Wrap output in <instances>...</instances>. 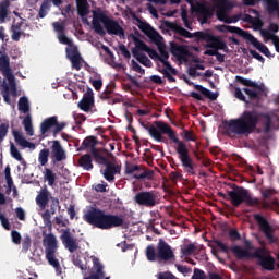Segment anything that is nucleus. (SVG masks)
<instances>
[{
	"label": "nucleus",
	"instance_id": "nucleus-50",
	"mask_svg": "<svg viewBox=\"0 0 279 279\" xmlns=\"http://www.w3.org/2000/svg\"><path fill=\"white\" fill-rule=\"evenodd\" d=\"M214 243H215L217 250H220L225 254H229L230 252H232V247H234V246L230 247V246L223 244V242H221L219 240H215Z\"/></svg>",
	"mask_w": 279,
	"mask_h": 279
},
{
	"label": "nucleus",
	"instance_id": "nucleus-59",
	"mask_svg": "<svg viewBox=\"0 0 279 279\" xmlns=\"http://www.w3.org/2000/svg\"><path fill=\"white\" fill-rule=\"evenodd\" d=\"M251 25L253 26L254 29H260L263 28V25H265V23L263 22L260 16H255L253 17V22H251Z\"/></svg>",
	"mask_w": 279,
	"mask_h": 279
},
{
	"label": "nucleus",
	"instance_id": "nucleus-19",
	"mask_svg": "<svg viewBox=\"0 0 279 279\" xmlns=\"http://www.w3.org/2000/svg\"><path fill=\"white\" fill-rule=\"evenodd\" d=\"M54 32L58 33L57 38L61 45H68V47H73V39L68 38L66 34L64 33L65 27L64 24L60 22H54L52 24Z\"/></svg>",
	"mask_w": 279,
	"mask_h": 279
},
{
	"label": "nucleus",
	"instance_id": "nucleus-32",
	"mask_svg": "<svg viewBox=\"0 0 279 279\" xmlns=\"http://www.w3.org/2000/svg\"><path fill=\"white\" fill-rule=\"evenodd\" d=\"M76 8L78 16H88V10L90 4H88V0H76Z\"/></svg>",
	"mask_w": 279,
	"mask_h": 279
},
{
	"label": "nucleus",
	"instance_id": "nucleus-26",
	"mask_svg": "<svg viewBox=\"0 0 279 279\" xmlns=\"http://www.w3.org/2000/svg\"><path fill=\"white\" fill-rule=\"evenodd\" d=\"M51 193L47 187H44L39 191L38 195L36 196V204L39 206L41 210L47 208V204H49V199H51Z\"/></svg>",
	"mask_w": 279,
	"mask_h": 279
},
{
	"label": "nucleus",
	"instance_id": "nucleus-35",
	"mask_svg": "<svg viewBox=\"0 0 279 279\" xmlns=\"http://www.w3.org/2000/svg\"><path fill=\"white\" fill-rule=\"evenodd\" d=\"M194 88L195 90H198V93L203 94L204 97L210 99V101H216L217 97H219L218 94L213 93L211 90L202 85H194Z\"/></svg>",
	"mask_w": 279,
	"mask_h": 279
},
{
	"label": "nucleus",
	"instance_id": "nucleus-16",
	"mask_svg": "<svg viewBox=\"0 0 279 279\" xmlns=\"http://www.w3.org/2000/svg\"><path fill=\"white\" fill-rule=\"evenodd\" d=\"M95 107V94L90 88L86 90L83 98L78 102L80 110H83V112H90L93 108Z\"/></svg>",
	"mask_w": 279,
	"mask_h": 279
},
{
	"label": "nucleus",
	"instance_id": "nucleus-38",
	"mask_svg": "<svg viewBox=\"0 0 279 279\" xmlns=\"http://www.w3.org/2000/svg\"><path fill=\"white\" fill-rule=\"evenodd\" d=\"M138 27L141 29V32H143L149 38H154V36H156L157 38H160V34H158V32H156V29H154V27H151V25H149L147 23H143Z\"/></svg>",
	"mask_w": 279,
	"mask_h": 279
},
{
	"label": "nucleus",
	"instance_id": "nucleus-24",
	"mask_svg": "<svg viewBox=\"0 0 279 279\" xmlns=\"http://www.w3.org/2000/svg\"><path fill=\"white\" fill-rule=\"evenodd\" d=\"M163 26L167 29L174 32V34H179L180 36H183L184 38H193V34L191 32L186 31L184 27L180 26L179 24H175L170 21H165Z\"/></svg>",
	"mask_w": 279,
	"mask_h": 279
},
{
	"label": "nucleus",
	"instance_id": "nucleus-3",
	"mask_svg": "<svg viewBox=\"0 0 279 279\" xmlns=\"http://www.w3.org/2000/svg\"><path fill=\"white\" fill-rule=\"evenodd\" d=\"M83 220L98 230H112V228H121L124 220L123 216L106 214L104 209L92 207L83 215Z\"/></svg>",
	"mask_w": 279,
	"mask_h": 279
},
{
	"label": "nucleus",
	"instance_id": "nucleus-4",
	"mask_svg": "<svg viewBox=\"0 0 279 279\" xmlns=\"http://www.w3.org/2000/svg\"><path fill=\"white\" fill-rule=\"evenodd\" d=\"M101 23L104 26H101ZM93 29L99 36H104L107 32L110 36H119L120 38H125V31L117 20L108 16L101 9L93 11ZM105 27V29H104Z\"/></svg>",
	"mask_w": 279,
	"mask_h": 279
},
{
	"label": "nucleus",
	"instance_id": "nucleus-1",
	"mask_svg": "<svg viewBox=\"0 0 279 279\" xmlns=\"http://www.w3.org/2000/svg\"><path fill=\"white\" fill-rule=\"evenodd\" d=\"M146 130H148V134H150L151 138L157 141V143H165V137L162 134H167L170 141L177 145L175 151L179 156V160L184 172L189 173L190 175H196L195 162L193 161V157H191L189 147L186 146V143L178 138V133L173 131L171 125L163 121H155V125L150 124L146 126Z\"/></svg>",
	"mask_w": 279,
	"mask_h": 279
},
{
	"label": "nucleus",
	"instance_id": "nucleus-55",
	"mask_svg": "<svg viewBox=\"0 0 279 279\" xmlns=\"http://www.w3.org/2000/svg\"><path fill=\"white\" fill-rule=\"evenodd\" d=\"M234 97L236 99H239L240 101H243L244 104H250V100H247V98L243 94V90H241V88H239V87H235V89H234Z\"/></svg>",
	"mask_w": 279,
	"mask_h": 279
},
{
	"label": "nucleus",
	"instance_id": "nucleus-57",
	"mask_svg": "<svg viewBox=\"0 0 279 279\" xmlns=\"http://www.w3.org/2000/svg\"><path fill=\"white\" fill-rule=\"evenodd\" d=\"M142 169H143V167H141L138 165L131 163V165L126 166L125 173L128 175H132V173H134L135 171H141Z\"/></svg>",
	"mask_w": 279,
	"mask_h": 279
},
{
	"label": "nucleus",
	"instance_id": "nucleus-20",
	"mask_svg": "<svg viewBox=\"0 0 279 279\" xmlns=\"http://www.w3.org/2000/svg\"><path fill=\"white\" fill-rule=\"evenodd\" d=\"M94 274L85 277L84 279H105L106 272H104V265L99 260V257L92 256Z\"/></svg>",
	"mask_w": 279,
	"mask_h": 279
},
{
	"label": "nucleus",
	"instance_id": "nucleus-34",
	"mask_svg": "<svg viewBox=\"0 0 279 279\" xmlns=\"http://www.w3.org/2000/svg\"><path fill=\"white\" fill-rule=\"evenodd\" d=\"M243 93H245V95H247L248 97V101H258V99H260V95H263L264 90H258L256 88H250V87H245L242 89Z\"/></svg>",
	"mask_w": 279,
	"mask_h": 279
},
{
	"label": "nucleus",
	"instance_id": "nucleus-7",
	"mask_svg": "<svg viewBox=\"0 0 279 279\" xmlns=\"http://www.w3.org/2000/svg\"><path fill=\"white\" fill-rule=\"evenodd\" d=\"M232 191H228V197L235 208H239L241 204H246V206H258L260 201L257 197H252L250 190L232 184Z\"/></svg>",
	"mask_w": 279,
	"mask_h": 279
},
{
	"label": "nucleus",
	"instance_id": "nucleus-30",
	"mask_svg": "<svg viewBox=\"0 0 279 279\" xmlns=\"http://www.w3.org/2000/svg\"><path fill=\"white\" fill-rule=\"evenodd\" d=\"M219 32H222L223 34H226V32H230V34H238V36H240L241 38H244L247 36L248 32L247 31H243L240 27L236 26H228V25H221L218 27Z\"/></svg>",
	"mask_w": 279,
	"mask_h": 279
},
{
	"label": "nucleus",
	"instance_id": "nucleus-12",
	"mask_svg": "<svg viewBox=\"0 0 279 279\" xmlns=\"http://www.w3.org/2000/svg\"><path fill=\"white\" fill-rule=\"evenodd\" d=\"M134 202L138 206L154 208L158 204V195L154 191H142L135 194Z\"/></svg>",
	"mask_w": 279,
	"mask_h": 279
},
{
	"label": "nucleus",
	"instance_id": "nucleus-61",
	"mask_svg": "<svg viewBox=\"0 0 279 279\" xmlns=\"http://www.w3.org/2000/svg\"><path fill=\"white\" fill-rule=\"evenodd\" d=\"M73 265H75V267H78V269H81V271H86V269H88L86 264H84V262H82V258H80V257H75L73 259Z\"/></svg>",
	"mask_w": 279,
	"mask_h": 279
},
{
	"label": "nucleus",
	"instance_id": "nucleus-23",
	"mask_svg": "<svg viewBox=\"0 0 279 279\" xmlns=\"http://www.w3.org/2000/svg\"><path fill=\"white\" fill-rule=\"evenodd\" d=\"M121 171V168L116 166L114 163L107 161L105 163V169L100 172L102 173L105 180L107 182H114V175Z\"/></svg>",
	"mask_w": 279,
	"mask_h": 279
},
{
	"label": "nucleus",
	"instance_id": "nucleus-27",
	"mask_svg": "<svg viewBox=\"0 0 279 279\" xmlns=\"http://www.w3.org/2000/svg\"><path fill=\"white\" fill-rule=\"evenodd\" d=\"M12 134L15 143L20 145V147H23V149H34V147H36L34 143H31L23 136L21 131L13 130Z\"/></svg>",
	"mask_w": 279,
	"mask_h": 279
},
{
	"label": "nucleus",
	"instance_id": "nucleus-22",
	"mask_svg": "<svg viewBox=\"0 0 279 279\" xmlns=\"http://www.w3.org/2000/svg\"><path fill=\"white\" fill-rule=\"evenodd\" d=\"M51 151L52 158L56 162H62V160H66V151L62 147V144H60V141H52Z\"/></svg>",
	"mask_w": 279,
	"mask_h": 279
},
{
	"label": "nucleus",
	"instance_id": "nucleus-60",
	"mask_svg": "<svg viewBox=\"0 0 279 279\" xmlns=\"http://www.w3.org/2000/svg\"><path fill=\"white\" fill-rule=\"evenodd\" d=\"M11 239H12V243H14L15 245H21V233L16 230L11 231Z\"/></svg>",
	"mask_w": 279,
	"mask_h": 279
},
{
	"label": "nucleus",
	"instance_id": "nucleus-44",
	"mask_svg": "<svg viewBox=\"0 0 279 279\" xmlns=\"http://www.w3.org/2000/svg\"><path fill=\"white\" fill-rule=\"evenodd\" d=\"M50 10H51V3H49V0H44L39 8V19H45V16L49 14Z\"/></svg>",
	"mask_w": 279,
	"mask_h": 279
},
{
	"label": "nucleus",
	"instance_id": "nucleus-2",
	"mask_svg": "<svg viewBox=\"0 0 279 279\" xmlns=\"http://www.w3.org/2000/svg\"><path fill=\"white\" fill-rule=\"evenodd\" d=\"M263 117L266 119V132H269V130H271V118L256 110H245L239 118L229 120L226 132L234 136H250V134H254V132H259L258 123H260Z\"/></svg>",
	"mask_w": 279,
	"mask_h": 279
},
{
	"label": "nucleus",
	"instance_id": "nucleus-36",
	"mask_svg": "<svg viewBox=\"0 0 279 279\" xmlns=\"http://www.w3.org/2000/svg\"><path fill=\"white\" fill-rule=\"evenodd\" d=\"M268 14H277L279 19V0H264Z\"/></svg>",
	"mask_w": 279,
	"mask_h": 279
},
{
	"label": "nucleus",
	"instance_id": "nucleus-41",
	"mask_svg": "<svg viewBox=\"0 0 279 279\" xmlns=\"http://www.w3.org/2000/svg\"><path fill=\"white\" fill-rule=\"evenodd\" d=\"M97 146V137L95 136H87L82 145H81V149H88V147H90V149H95V147Z\"/></svg>",
	"mask_w": 279,
	"mask_h": 279
},
{
	"label": "nucleus",
	"instance_id": "nucleus-15",
	"mask_svg": "<svg viewBox=\"0 0 279 279\" xmlns=\"http://www.w3.org/2000/svg\"><path fill=\"white\" fill-rule=\"evenodd\" d=\"M131 37L135 47L140 49V51H145L149 56V58H151V60H155V62L161 60L160 54H158V52L154 48L147 46L145 41L141 40V38L136 37L135 35H131Z\"/></svg>",
	"mask_w": 279,
	"mask_h": 279
},
{
	"label": "nucleus",
	"instance_id": "nucleus-40",
	"mask_svg": "<svg viewBox=\"0 0 279 279\" xmlns=\"http://www.w3.org/2000/svg\"><path fill=\"white\" fill-rule=\"evenodd\" d=\"M58 177L56 175V172L53 170L46 168L44 173V180L48 182V186H56V179Z\"/></svg>",
	"mask_w": 279,
	"mask_h": 279
},
{
	"label": "nucleus",
	"instance_id": "nucleus-47",
	"mask_svg": "<svg viewBox=\"0 0 279 279\" xmlns=\"http://www.w3.org/2000/svg\"><path fill=\"white\" fill-rule=\"evenodd\" d=\"M8 82H9V92L11 93V95L13 97H16V78L13 76H9L7 77Z\"/></svg>",
	"mask_w": 279,
	"mask_h": 279
},
{
	"label": "nucleus",
	"instance_id": "nucleus-21",
	"mask_svg": "<svg viewBox=\"0 0 279 279\" xmlns=\"http://www.w3.org/2000/svg\"><path fill=\"white\" fill-rule=\"evenodd\" d=\"M244 40L251 43V45H253L255 49H258V51L266 56V58H271V52L269 51V48H267V46H265L263 43L258 41V39L254 37L252 33L248 32L246 34V37H244Z\"/></svg>",
	"mask_w": 279,
	"mask_h": 279
},
{
	"label": "nucleus",
	"instance_id": "nucleus-49",
	"mask_svg": "<svg viewBox=\"0 0 279 279\" xmlns=\"http://www.w3.org/2000/svg\"><path fill=\"white\" fill-rule=\"evenodd\" d=\"M66 58L70 60H73L74 58L80 57V51L77 50V47L70 46V48L65 49Z\"/></svg>",
	"mask_w": 279,
	"mask_h": 279
},
{
	"label": "nucleus",
	"instance_id": "nucleus-11",
	"mask_svg": "<svg viewBox=\"0 0 279 279\" xmlns=\"http://www.w3.org/2000/svg\"><path fill=\"white\" fill-rule=\"evenodd\" d=\"M17 109L20 112L26 114L22 121V124L24 125V130L28 136H32L34 134V124H32V114L29 113V99H27L25 96H22L19 99Z\"/></svg>",
	"mask_w": 279,
	"mask_h": 279
},
{
	"label": "nucleus",
	"instance_id": "nucleus-29",
	"mask_svg": "<svg viewBox=\"0 0 279 279\" xmlns=\"http://www.w3.org/2000/svg\"><path fill=\"white\" fill-rule=\"evenodd\" d=\"M132 54L140 64H143V66H146L147 69H151V60H149L145 53L141 52V49H138L136 46L132 49Z\"/></svg>",
	"mask_w": 279,
	"mask_h": 279
},
{
	"label": "nucleus",
	"instance_id": "nucleus-62",
	"mask_svg": "<svg viewBox=\"0 0 279 279\" xmlns=\"http://www.w3.org/2000/svg\"><path fill=\"white\" fill-rule=\"evenodd\" d=\"M0 221H1V226H2V228H4V230H11L12 227L10 226V220L2 213H0Z\"/></svg>",
	"mask_w": 279,
	"mask_h": 279
},
{
	"label": "nucleus",
	"instance_id": "nucleus-13",
	"mask_svg": "<svg viewBox=\"0 0 279 279\" xmlns=\"http://www.w3.org/2000/svg\"><path fill=\"white\" fill-rule=\"evenodd\" d=\"M60 240L62 245L70 252V254H73L80 250V242L77 241V238L73 236V233H71V229H63L61 231Z\"/></svg>",
	"mask_w": 279,
	"mask_h": 279
},
{
	"label": "nucleus",
	"instance_id": "nucleus-14",
	"mask_svg": "<svg viewBox=\"0 0 279 279\" xmlns=\"http://www.w3.org/2000/svg\"><path fill=\"white\" fill-rule=\"evenodd\" d=\"M254 219L257 221L259 230L265 234L267 241H269V243H276L277 240L274 236V227L269 225V221H267V219L259 214H255Z\"/></svg>",
	"mask_w": 279,
	"mask_h": 279
},
{
	"label": "nucleus",
	"instance_id": "nucleus-53",
	"mask_svg": "<svg viewBox=\"0 0 279 279\" xmlns=\"http://www.w3.org/2000/svg\"><path fill=\"white\" fill-rule=\"evenodd\" d=\"M195 250H197V246L191 243V244H187L184 248H182V254L183 256H193V254L195 253Z\"/></svg>",
	"mask_w": 279,
	"mask_h": 279
},
{
	"label": "nucleus",
	"instance_id": "nucleus-31",
	"mask_svg": "<svg viewBox=\"0 0 279 279\" xmlns=\"http://www.w3.org/2000/svg\"><path fill=\"white\" fill-rule=\"evenodd\" d=\"M78 167L84 169V171H93V157L90 154L82 155L78 159Z\"/></svg>",
	"mask_w": 279,
	"mask_h": 279
},
{
	"label": "nucleus",
	"instance_id": "nucleus-18",
	"mask_svg": "<svg viewBox=\"0 0 279 279\" xmlns=\"http://www.w3.org/2000/svg\"><path fill=\"white\" fill-rule=\"evenodd\" d=\"M170 51L172 56H174V58H177L178 60H183L184 62L186 58L191 56L189 47L175 43L170 44Z\"/></svg>",
	"mask_w": 279,
	"mask_h": 279
},
{
	"label": "nucleus",
	"instance_id": "nucleus-28",
	"mask_svg": "<svg viewBox=\"0 0 279 279\" xmlns=\"http://www.w3.org/2000/svg\"><path fill=\"white\" fill-rule=\"evenodd\" d=\"M0 71L4 77H12V68H10V57L8 54H2L0 57Z\"/></svg>",
	"mask_w": 279,
	"mask_h": 279
},
{
	"label": "nucleus",
	"instance_id": "nucleus-37",
	"mask_svg": "<svg viewBox=\"0 0 279 279\" xmlns=\"http://www.w3.org/2000/svg\"><path fill=\"white\" fill-rule=\"evenodd\" d=\"M236 81L242 84V86H248V88H255V90H265L258 83L250 80L243 78V76H236Z\"/></svg>",
	"mask_w": 279,
	"mask_h": 279
},
{
	"label": "nucleus",
	"instance_id": "nucleus-33",
	"mask_svg": "<svg viewBox=\"0 0 279 279\" xmlns=\"http://www.w3.org/2000/svg\"><path fill=\"white\" fill-rule=\"evenodd\" d=\"M112 88H107L99 95L100 99L102 101H106L107 99L111 100V104H121V98H114Z\"/></svg>",
	"mask_w": 279,
	"mask_h": 279
},
{
	"label": "nucleus",
	"instance_id": "nucleus-63",
	"mask_svg": "<svg viewBox=\"0 0 279 279\" xmlns=\"http://www.w3.org/2000/svg\"><path fill=\"white\" fill-rule=\"evenodd\" d=\"M131 66L136 73H141V75H145V69L138 64L135 60L131 61Z\"/></svg>",
	"mask_w": 279,
	"mask_h": 279
},
{
	"label": "nucleus",
	"instance_id": "nucleus-64",
	"mask_svg": "<svg viewBox=\"0 0 279 279\" xmlns=\"http://www.w3.org/2000/svg\"><path fill=\"white\" fill-rule=\"evenodd\" d=\"M192 279H206V272L199 268H195Z\"/></svg>",
	"mask_w": 279,
	"mask_h": 279
},
{
	"label": "nucleus",
	"instance_id": "nucleus-45",
	"mask_svg": "<svg viewBox=\"0 0 279 279\" xmlns=\"http://www.w3.org/2000/svg\"><path fill=\"white\" fill-rule=\"evenodd\" d=\"M90 154L95 158L96 162H102L106 165L109 161L108 158L101 155V151L97 148H92Z\"/></svg>",
	"mask_w": 279,
	"mask_h": 279
},
{
	"label": "nucleus",
	"instance_id": "nucleus-8",
	"mask_svg": "<svg viewBox=\"0 0 279 279\" xmlns=\"http://www.w3.org/2000/svg\"><path fill=\"white\" fill-rule=\"evenodd\" d=\"M43 245L45 247L46 260L58 271L60 269V260L56 258V252H58V240L56 235L53 233L47 234L43 240Z\"/></svg>",
	"mask_w": 279,
	"mask_h": 279
},
{
	"label": "nucleus",
	"instance_id": "nucleus-5",
	"mask_svg": "<svg viewBox=\"0 0 279 279\" xmlns=\"http://www.w3.org/2000/svg\"><path fill=\"white\" fill-rule=\"evenodd\" d=\"M231 250L238 260L256 258L257 265L265 271H274L276 269V258H274L271 253L265 247H257L253 253L245 251V248L239 245L233 246Z\"/></svg>",
	"mask_w": 279,
	"mask_h": 279
},
{
	"label": "nucleus",
	"instance_id": "nucleus-46",
	"mask_svg": "<svg viewBox=\"0 0 279 279\" xmlns=\"http://www.w3.org/2000/svg\"><path fill=\"white\" fill-rule=\"evenodd\" d=\"M38 162L41 165V167H45L47 162H49V149L44 148L39 151Z\"/></svg>",
	"mask_w": 279,
	"mask_h": 279
},
{
	"label": "nucleus",
	"instance_id": "nucleus-39",
	"mask_svg": "<svg viewBox=\"0 0 279 279\" xmlns=\"http://www.w3.org/2000/svg\"><path fill=\"white\" fill-rule=\"evenodd\" d=\"M10 154L12 158H14V160H17V162H21V165H24V167L25 165H27V162L23 158V155L21 154V151H19V148H16V146L12 142L10 143Z\"/></svg>",
	"mask_w": 279,
	"mask_h": 279
},
{
	"label": "nucleus",
	"instance_id": "nucleus-51",
	"mask_svg": "<svg viewBox=\"0 0 279 279\" xmlns=\"http://www.w3.org/2000/svg\"><path fill=\"white\" fill-rule=\"evenodd\" d=\"M9 130H10V124H8V123L0 124V145L5 140V136H8Z\"/></svg>",
	"mask_w": 279,
	"mask_h": 279
},
{
	"label": "nucleus",
	"instance_id": "nucleus-52",
	"mask_svg": "<svg viewBox=\"0 0 279 279\" xmlns=\"http://www.w3.org/2000/svg\"><path fill=\"white\" fill-rule=\"evenodd\" d=\"M64 128H66V122H58V118H57V124H54L52 129L53 138H56V136H58V134H60V132H62Z\"/></svg>",
	"mask_w": 279,
	"mask_h": 279
},
{
	"label": "nucleus",
	"instance_id": "nucleus-25",
	"mask_svg": "<svg viewBox=\"0 0 279 279\" xmlns=\"http://www.w3.org/2000/svg\"><path fill=\"white\" fill-rule=\"evenodd\" d=\"M58 123V116H52L50 118H46L41 123H40V134L41 136H47L49 132H51L52 128L57 125Z\"/></svg>",
	"mask_w": 279,
	"mask_h": 279
},
{
	"label": "nucleus",
	"instance_id": "nucleus-56",
	"mask_svg": "<svg viewBox=\"0 0 279 279\" xmlns=\"http://www.w3.org/2000/svg\"><path fill=\"white\" fill-rule=\"evenodd\" d=\"M182 138H184V141H192L195 142L197 141V138L195 137L193 131H189V130H183V132L181 133Z\"/></svg>",
	"mask_w": 279,
	"mask_h": 279
},
{
	"label": "nucleus",
	"instance_id": "nucleus-42",
	"mask_svg": "<svg viewBox=\"0 0 279 279\" xmlns=\"http://www.w3.org/2000/svg\"><path fill=\"white\" fill-rule=\"evenodd\" d=\"M8 8H10L9 0H4L0 3V23H5V19H8Z\"/></svg>",
	"mask_w": 279,
	"mask_h": 279
},
{
	"label": "nucleus",
	"instance_id": "nucleus-48",
	"mask_svg": "<svg viewBox=\"0 0 279 279\" xmlns=\"http://www.w3.org/2000/svg\"><path fill=\"white\" fill-rule=\"evenodd\" d=\"M29 247H32V238L29 235H25L22 240L23 254H27V252H29Z\"/></svg>",
	"mask_w": 279,
	"mask_h": 279
},
{
	"label": "nucleus",
	"instance_id": "nucleus-58",
	"mask_svg": "<svg viewBox=\"0 0 279 279\" xmlns=\"http://www.w3.org/2000/svg\"><path fill=\"white\" fill-rule=\"evenodd\" d=\"M2 97L5 104H12V100L10 99V86H8V84H3Z\"/></svg>",
	"mask_w": 279,
	"mask_h": 279
},
{
	"label": "nucleus",
	"instance_id": "nucleus-9",
	"mask_svg": "<svg viewBox=\"0 0 279 279\" xmlns=\"http://www.w3.org/2000/svg\"><path fill=\"white\" fill-rule=\"evenodd\" d=\"M159 61L163 64V68L159 70V73H162V75L168 80V82L173 83L175 82V77L173 75H178V70L173 66H171V62H169V52L165 50V47L159 46Z\"/></svg>",
	"mask_w": 279,
	"mask_h": 279
},
{
	"label": "nucleus",
	"instance_id": "nucleus-43",
	"mask_svg": "<svg viewBox=\"0 0 279 279\" xmlns=\"http://www.w3.org/2000/svg\"><path fill=\"white\" fill-rule=\"evenodd\" d=\"M143 172L141 174H134L133 178L135 180H154V170H147L145 168H142Z\"/></svg>",
	"mask_w": 279,
	"mask_h": 279
},
{
	"label": "nucleus",
	"instance_id": "nucleus-6",
	"mask_svg": "<svg viewBox=\"0 0 279 279\" xmlns=\"http://www.w3.org/2000/svg\"><path fill=\"white\" fill-rule=\"evenodd\" d=\"M146 258L150 263H173L175 253H173V248L167 241L159 239L157 246L150 244L146 247Z\"/></svg>",
	"mask_w": 279,
	"mask_h": 279
},
{
	"label": "nucleus",
	"instance_id": "nucleus-54",
	"mask_svg": "<svg viewBox=\"0 0 279 279\" xmlns=\"http://www.w3.org/2000/svg\"><path fill=\"white\" fill-rule=\"evenodd\" d=\"M70 62L72 64V69H75V71L82 70V56L78 54V57H74V59H70Z\"/></svg>",
	"mask_w": 279,
	"mask_h": 279
},
{
	"label": "nucleus",
	"instance_id": "nucleus-10",
	"mask_svg": "<svg viewBox=\"0 0 279 279\" xmlns=\"http://www.w3.org/2000/svg\"><path fill=\"white\" fill-rule=\"evenodd\" d=\"M197 40H204L207 43L206 47L208 49H216L219 50H226L228 49V45H226V41L221 40V38L206 32H196L194 33Z\"/></svg>",
	"mask_w": 279,
	"mask_h": 279
},
{
	"label": "nucleus",
	"instance_id": "nucleus-17",
	"mask_svg": "<svg viewBox=\"0 0 279 279\" xmlns=\"http://www.w3.org/2000/svg\"><path fill=\"white\" fill-rule=\"evenodd\" d=\"M50 199V209H46L41 215V219L44 220V223L47 228H51V226H53V223L51 222V215H53L57 208L60 206V199H58V197L52 196Z\"/></svg>",
	"mask_w": 279,
	"mask_h": 279
}]
</instances>
